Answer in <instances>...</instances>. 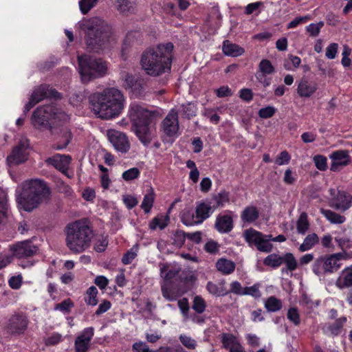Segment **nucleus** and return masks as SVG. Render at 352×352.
I'll list each match as a JSON object with an SVG mask.
<instances>
[{
	"label": "nucleus",
	"mask_w": 352,
	"mask_h": 352,
	"mask_svg": "<svg viewBox=\"0 0 352 352\" xmlns=\"http://www.w3.org/2000/svg\"><path fill=\"white\" fill-rule=\"evenodd\" d=\"M215 228L221 233H228L233 228V221L230 215H218L215 222Z\"/></svg>",
	"instance_id": "20"
},
{
	"label": "nucleus",
	"mask_w": 352,
	"mask_h": 352,
	"mask_svg": "<svg viewBox=\"0 0 352 352\" xmlns=\"http://www.w3.org/2000/svg\"><path fill=\"white\" fill-rule=\"evenodd\" d=\"M10 250L14 256L22 258L33 256L37 251V247L29 241H23L10 246Z\"/></svg>",
	"instance_id": "13"
},
{
	"label": "nucleus",
	"mask_w": 352,
	"mask_h": 352,
	"mask_svg": "<svg viewBox=\"0 0 352 352\" xmlns=\"http://www.w3.org/2000/svg\"><path fill=\"white\" fill-rule=\"evenodd\" d=\"M98 289L95 286L88 288L85 297V301L88 305L96 306L98 303L97 295Z\"/></svg>",
	"instance_id": "41"
},
{
	"label": "nucleus",
	"mask_w": 352,
	"mask_h": 352,
	"mask_svg": "<svg viewBox=\"0 0 352 352\" xmlns=\"http://www.w3.org/2000/svg\"><path fill=\"white\" fill-rule=\"evenodd\" d=\"M243 295H250L255 298H259L261 294L259 291L258 285H254L251 287H244Z\"/></svg>",
	"instance_id": "57"
},
{
	"label": "nucleus",
	"mask_w": 352,
	"mask_h": 352,
	"mask_svg": "<svg viewBox=\"0 0 352 352\" xmlns=\"http://www.w3.org/2000/svg\"><path fill=\"white\" fill-rule=\"evenodd\" d=\"M178 307L182 314V315L187 318L189 311V303L188 300L186 298H183L178 300L177 302Z\"/></svg>",
	"instance_id": "59"
},
{
	"label": "nucleus",
	"mask_w": 352,
	"mask_h": 352,
	"mask_svg": "<svg viewBox=\"0 0 352 352\" xmlns=\"http://www.w3.org/2000/svg\"><path fill=\"white\" fill-rule=\"evenodd\" d=\"M351 200L349 195L344 192H339L336 199L333 203V206L338 210H346L351 207Z\"/></svg>",
	"instance_id": "28"
},
{
	"label": "nucleus",
	"mask_w": 352,
	"mask_h": 352,
	"mask_svg": "<svg viewBox=\"0 0 352 352\" xmlns=\"http://www.w3.org/2000/svg\"><path fill=\"white\" fill-rule=\"evenodd\" d=\"M323 25L324 23L320 21L317 23L309 24L308 26H307L306 29L311 36L315 37L319 34L320 29Z\"/></svg>",
	"instance_id": "49"
},
{
	"label": "nucleus",
	"mask_w": 352,
	"mask_h": 352,
	"mask_svg": "<svg viewBox=\"0 0 352 352\" xmlns=\"http://www.w3.org/2000/svg\"><path fill=\"white\" fill-rule=\"evenodd\" d=\"M94 236L93 230L85 222L76 221L66 227V245L74 254L88 249Z\"/></svg>",
	"instance_id": "5"
},
{
	"label": "nucleus",
	"mask_w": 352,
	"mask_h": 352,
	"mask_svg": "<svg viewBox=\"0 0 352 352\" xmlns=\"http://www.w3.org/2000/svg\"><path fill=\"white\" fill-rule=\"evenodd\" d=\"M285 264V267L281 270L282 273H287L289 271L293 272L298 267L297 261L292 253H286L283 256V264Z\"/></svg>",
	"instance_id": "29"
},
{
	"label": "nucleus",
	"mask_w": 352,
	"mask_h": 352,
	"mask_svg": "<svg viewBox=\"0 0 352 352\" xmlns=\"http://www.w3.org/2000/svg\"><path fill=\"white\" fill-rule=\"evenodd\" d=\"M318 89L317 83L302 78L298 82L297 93L302 98L311 97Z\"/></svg>",
	"instance_id": "17"
},
{
	"label": "nucleus",
	"mask_w": 352,
	"mask_h": 352,
	"mask_svg": "<svg viewBox=\"0 0 352 352\" xmlns=\"http://www.w3.org/2000/svg\"><path fill=\"white\" fill-rule=\"evenodd\" d=\"M261 74H272L274 72L275 69L272 63L267 59L262 60L258 65Z\"/></svg>",
	"instance_id": "45"
},
{
	"label": "nucleus",
	"mask_w": 352,
	"mask_h": 352,
	"mask_svg": "<svg viewBox=\"0 0 352 352\" xmlns=\"http://www.w3.org/2000/svg\"><path fill=\"white\" fill-rule=\"evenodd\" d=\"M315 166L320 170H325L327 168V158L321 155H316L314 157Z\"/></svg>",
	"instance_id": "51"
},
{
	"label": "nucleus",
	"mask_w": 352,
	"mask_h": 352,
	"mask_svg": "<svg viewBox=\"0 0 352 352\" xmlns=\"http://www.w3.org/2000/svg\"><path fill=\"white\" fill-rule=\"evenodd\" d=\"M168 221L169 218L168 216L164 217L163 215H160L155 217L150 222L149 228L151 230H155L157 228L163 230L167 226Z\"/></svg>",
	"instance_id": "36"
},
{
	"label": "nucleus",
	"mask_w": 352,
	"mask_h": 352,
	"mask_svg": "<svg viewBox=\"0 0 352 352\" xmlns=\"http://www.w3.org/2000/svg\"><path fill=\"white\" fill-rule=\"evenodd\" d=\"M207 290L211 294L216 295V296H223L227 292L224 293L223 292V289L221 287H219L217 284L213 283L212 282H208L206 286Z\"/></svg>",
	"instance_id": "55"
},
{
	"label": "nucleus",
	"mask_w": 352,
	"mask_h": 352,
	"mask_svg": "<svg viewBox=\"0 0 352 352\" xmlns=\"http://www.w3.org/2000/svg\"><path fill=\"white\" fill-rule=\"evenodd\" d=\"M214 210L212 202H201L197 204L195 210L197 223H201L210 217V213Z\"/></svg>",
	"instance_id": "19"
},
{
	"label": "nucleus",
	"mask_w": 352,
	"mask_h": 352,
	"mask_svg": "<svg viewBox=\"0 0 352 352\" xmlns=\"http://www.w3.org/2000/svg\"><path fill=\"white\" fill-rule=\"evenodd\" d=\"M259 217V213L255 206L246 207L241 213V217L245 223H252Z\"/></svg>",
	"instance_id": "30"
},
{
	"label": "nucleus",
	"mask_w": 352,
	"mask_h": 352,
	"mask_svg": "<svg viewBox=\"0 0 352 352\" xmlns=\"http://www.w3.org/2000/svg\"><path fill=\"white\" fill-rule=\"evenodd\" d=\"M78 61L81 79L85 83L102 78L107 73V63L102 58L82 55L78 57Z\"/></svg>",
	"instance_id": "8"
},
{
	"label": "nucleus",
	"mask_w": 352,
	"mask_h": 352,
	"mask_svg": "<svg viewBox=\"0 0 352 352\" xmlns=\"http://www.w3.org/2000/svg\"><path fill=\"white\" fill-rule=\"evenodd\" d=\"M140 175V170L137 168H132L122 173V178L125 181H130L134 179Z\"/></svg>",
	"instance_id": "54"
},
{
	"label": "nucleus",
	"mask_w": 352,
	"mask_h": 352,
	"mask_svg": "<svg viewBox=\"0 0 352 352\" xmlns=\"http://www.w3.org/2000/svg\"><path fill=\"white\" fill-rule=\"evenodd\" d=\"M265 307L268 311L275 312L282 308V302L274 296H270L266 300Z\"/></svg>",
	"instance_id": "39"
},
{
	"label": "nucleus",
	"mask_w": 352,
	"mask_h": 352,
	"mask_svg": "<svg viewBox=\"0 0 352 352\" xmlns=\"http://www.w3.org/2000/svg\"><path fill=\"white\" fill-rule=\"evenodd\" d=\"M107 135L109 140L116 151L122 153H126L129 151L130 143L124 133L116 130H109Z\"/></svg>",
	"instance_id": "11"
},
{
	"label": "nucleus",
	"mask_w": 352,
	"mask_h": 352,
	"mask_svg": "<svg viewBox=\"0 0 352 352\" xmlns=\"http://www.w3.org/2000/svg\"><path fill=\"white\" fill-rule=\"evenodd\" d=\"M128 116L132 122L133 130L144 146H148L153 139L151 126V113L142 105L133 102L130 104Z\"/></svg>",
	"instance_id": "6"
},
{
	"label": "nucleus",
	"mask_w": 352,
	"mask_h": 352,
	"mask_svg": "<svg viewBox=\"0 0 352 352\" xmlns=\"http://www.w3.org/2000/svg\"><path fill=\"white\" fill-rule=\"evenodd\" d=\"M115 8L122 14L128 15L135 11V6L129 0H115Z\"/></svg>",
	"instance_id": "26"
},
{
	"label": "nucleus",
	"mask_w": 352,
	"mask_h": 352,
	"mask_svg": "<svg viewBox=\"0 0 352 352\" xmlns=\"http://www.w3.org/2000/svg\"><path fill=\"white\" fill-rule=\"evenodd\" d=\"M111 307V303L109 300H104L98 306V309L96 311L95 314L100 316L107 311Z\"/></svg>",
	"instance_id": "63"
},
{
	"label": "nucleus",
	"mask_w": 352,
	"mask_h": 352,
	"mask_svg": "<svg viewBox=\"0 0 352 352\" xmlns=\"http://www.w3.org/2000/svg\"><path fill=\"white\" fill-rule=\"evenodd\" d=\"M338 47V45L337 43H333L330 44L326 50L325 56L329 59H333L336 56Z\"/></svg>",
	"instance_id": "64"
},
{
	"label": "nucleus",
	"mask_w": 352,
	"mask_h": 352,
	"mask_svg": "<svg viewBox=\"0 0 352 352\" xmlns=\"http://www.w3.org/2000/svg\"><path fill=\"white\" fill-rule=\"evenodd\" d=\"M275 113V109L273 107H266L265 108H262L258 111V116L261 118H270L274 116Z\"/></svg>",
	"instance_id": "62"
},
{
	"label": "nucleus",
	"mask_w": 352,
	"mask_h": 352,
	"mask_svg": "<svg viewBox=\"0 0 352 352\" xmlns=\"http://www.w3.org/2000/svg\"><path fill=\"white\" fill-rule=\"evenodd\" d=\"M28 320L27 318L19 314L12 315L8 320L7 329L12 334L23 333L27 329Z\"/></svg>",
	"instance_id": "14"
},
{
	"label": "nucleus",
	"mask_w": 352,
	"mask_h": 352,
	"mask_svg": "<svg viewBox=\"0 0 352 352\" xmlns=\"http://www.w3.org/2000/svg\"><path fill=\"white\" fill-rule=\"evenodd\" d=\"M79 27L86 35V44L90 51L98 52L109 47L111 36V27L102 19H84Z\"/></svg>",
	"instance_id": "4"
},
{
	"label": "nucleus",
	"mask_w": 352,
	"mask_h": 352,
	"mask_svg": "<svg viewBox=\"0 0 352 352\" xmlns=\"http://www.w3.org/2000/svg\"><path fill=\"white\" fill-rule=\"evenodd\" d=\"M89 102L91 111L98 118L109 120L118 117L123 111L125 98L120 89L109 87L91 94Z\"/></svg>",
	"instance_id": "1"
},
{
	"label": "nucleus",
	"mask_w": 352,
	"mask_h": 352,
	"mask_svg": "<svg viewBox=\"0 0 352 352\" xmlns=\"http://www.w3.org/2000/svg\"><path fill=\"white\" fill-rule=\"evenodd\" d=\"M291 156L289 153L286 151H283L280 152V153L277 156L275 160V163L278 166H282L289 164Z\"/></svg>",
	"instance_id": "53"
},
{
	"label": "nucleus",
	"mask_w": 352,
	"mask_h": 352,
	"mask_svg": "<svg viewBox=\"0 0 352 352\" xmlns=\"http://www.w3.org/2000/svg\"><path fill=\"white\" fill-rule=\"evenodd\" d=\"M336 284L340 289L352 287V265L342 270Z\"/></svg>",
	"instance_id": "23"
},
{
	"label": "nucleus",
	"mask_w": 352,
	"mask_h": 352,
	"mask_svg": "<svg viewBox=\"0 0 352 352\" xmlns=\"http://www.w3.org/2000/svg\"><path fill=\"white\" fill-rule=\"evenodd\" d=\"M7 210V194L0 188V224L3 223L6 218Z\"/></svg>",
	"instance_id": "40"
},
{
	"label": "nucleus",
	"mask_w": 352,
	"mask_h": 352,
	"mask_svg": "<svg viewBox=\"0 0 352 352\" xmlns=\"http://www.w3.org/2000/svg\"><path fill=\"white\" fill-rule=\"evenodd\" d=\"M263 263L266 266L277 268L283 264V256L277 254H271L265 258Z\"/></svg>",
	"instance_id": "33"
},
{
	"label": "nucleus",
	"mask_w": 352,
	"mask_h": 352,
	"mask_svg": "<svg viewBox=\"0 0 352 352\" xmlns=\"http://www.w3.org/2000/svg\"><path fill=\"white\" fill-rule=\"evenodd\" d=\"M309 223L306 212H302L297 221V230L299 233L304 234L309 229Z\"/></svg>",
	"instance_id": "42"
},
{
	"label": "nucleus",
	"mask_w": 352,
	"mask_h": 352,
	"mask_svg": "<svg viewBox=\"0 0 352 352\" xmlns=\"http://www.w3.org/2000/svg\"><path fill=\"white\" fill-rule=\"evenodd\" d=\"M94 336V328L87 327L83 330L75 340L76 352H87Z\"/></svg>",
	"instance_id": "16"
},
{
	"label": "nucleus",
	"mask_w": 352,
	"mask_h": 352,
	"mask_svg": "<svg viewBox=\"0 0 352 352\" xmlns=\"http://www.w3.org/2000/svg\"><path fill=\"white\" fill-rule=\"evenodd\" d=\"M181 219L182 223L187 226L199 223H197V220H195L194 214L190 211L184 212L182 214Z\"/></svg>",
	"instance_id": "48"
},
{
	"label": "nucleus",
	"mask_w": 352,
	"mask_h": 352,
	"mask_svg": "<svg viewBox=\"0 0 352 352\" xmlns=\"http://www.w3.org/2000/svg\"><path fill=\"white\" fill-rule=\"evenodd\" d=\"M124 87L129 90L133 96L140 98L144 94V87L141 80L136 79L133 75L124 73L122 76Z\"/></svg>",
	"instance_id": "12"
},
{
	"label": "nucleus",
	"mask_w": 352,
	"mask_h": 352,
	"mask_svg": "<svg viewBox=\"0 0 352 352\" xmlns=\"http://www.w3.org/2000/svg\"><path fill=\"white\" fill-rule=\"evenodd\" d=\"M160 276L165 280H169L175 278L179 272V270L170 269L166 263H160Z\"/></svg>",
	"instance_id": "34"
},
{
	"label": "nucleus",
	"mask_w": 352,
	"mask_h": 352,
	"mask_svg": "<svg viewBox=\"0 0 352 352\" xmlns=\"http://www.w3.org/2000/svg\"><path fill=\"white\" fill-rule=\"evenodd\" d=\"M179 340L182 344L188 349H195L197 346L196 341L186 335H181Z\"/></svg>",
	"instance_id": "56"
},
{
	"label": "nucleus",
	"mask_w": 352,
	"mask_h": 352,
	"mask_svg": "<svg viewBox=\"0 0 352 352\" xmlns=\"http://www.w3.org/2000/svg\"><path fill=\"white\" fill-rule=\"evenodd\" d=\"M206 307V304L203 298L199 296H196L192 302V309L197 314H202L204 312Z\"/></svg>",
	"instance_id": "43"
},
{
	"label": "nucleus",
	"mask_w": 352,
	"mask_h": 352,
	"mask_svg": "<svg viewBox=\"0 0 352 352\" xmlns=\"http://www.w3.org/2000/svg\"><path fill=\"white\" fill-rule=\"evenodd\" d=\"M173 50L171 43L147 49L142 53L140 59L142 69L151 76H158L170 71Z\"/></svg>",
	"instance_id": "3"
},
{
	"label": "nucleus",
	"mask_w": 352,
	"mask_h": 352,
	"mask_svg": "<svg viewBox=\"0 0 352 352\" xmlns=\"http://www.w3.org/2000/svg\"><path fill=\"white\" fill-rule=\"evenodd\" d=\"M287 318L295 325H298L300 322V316L296 308H290L287 311Z\"/></svg>",
	"instance_id": "52"
},
{
	"label": "nucleus",
	"mask_w": 352,
	"mask_h": 352,
	"mask_svg": "<svg viewBox=\"0 0 352 352\" xmlns=\"http://www.w3.org/2000/svg\"><path fill=\"white\" fill-rule=\"evenodd\" d=\"M322 214L332 223H342L345 217L330 210L321 209Z\"/></svg>",
	"instance_id": "37"
},
{
	"label": "nucleus",
	"mask_w": 352,
	"mask_h": 352,
	"mask_svg": "<svg viewBox=\"0 0 352 352\" xmlns=\"http://www.w3.org/2000/svg\"><path fill=\"white\" fill-rule=\"evenodd\" d=\"M98 0H80L79 1V7L81 12L86 14L89 11L94 8Z\"/></svg>",
	"instance_id": "46"
},
{
	"label": "nucleus",
	"mask_w": 352,
	"mask_h": 352,
	"mask_svg": "<svg viewBox=\"0 0 352 352\" xmlns=\"http://www.w3.org/2000/svg\"><path fill=\"white\" fill-rule=\"evenodd\" d=\"M220 245L215 241H208L204 246V250L210 254H217L219 252Z\"/></svg>",
	"instance_id": "50"
},
{
	"label": "nucleus",
	"mask_w": 352,
	"mask_h": 352,
	"mask_svg": "<svg viewBox=\"0 0 352 352\" xmlns=\"http://www.w3.org/2000/svg\"><path fill=\"white\" fill-rule=\"evenodd\" d=\"M243 236L249 244H254L258 250V247L262 245L263 234L252 228L245 230L243 232Z\"/></svg>",
	"instance_id": "24"
},
{
	"label": "nucleus",
	"mask_w": 352,
	"mask_h": 352,
	"mask_svg": "<svg viewBox=\"0 0 352 352\" xmlns=\"http://www.w3.org/2000/svg\"><path fill=\"white\" fill-rule=\"evenodd\" d=\"M329 157L332 161L330 168L332 171H339L342 167L346 166L350 162V156L346 150L334 151Z\"/></svg>",
	"instance_id": "15"
},
{
	"label": "nucleus",
	"mask_w": 352,
	"mask_h": 352,
	"mask_svg": "<svg viewBox=\"0 0 352 352\" xmlns=\"http://www.w3.org/2000/svg\"><path fill=\"white\" fill-rule=\"evenodd\" d=\"M29 148V140L26 137H21L6 158L8 165L13 166L25 162L28 160Z\"/></svg>",
	"instance_id": "10"
},
{
	"label": "nucleus",
	"mask_w": 352,
	"mask_h": 352,
	"mask_svg": "<svg viewBox=\"0 0 352 352\" xmlns=\"http://www.w3.org/2000/svg\"><path fill=\"white\" fill-rule=\"evenodd\" d=\"M183 112L188 119L193 117L196 114V107L194 104L188 103L183 105Z\"/></svg>",
	"instance_id": "61"
},
{
	"label": "nucleus",
	"mask_w": 352,
	"mask_h": 352,
	"mask_svg": "<svg viewBox=\"0 0 352 352\" xmlns=\"http://www.w3.org/2000/svg\"><path fill=\"white\" fill-rule=\"evenodd\" d=\"M215 267L220 273L223 275H229L232 274L236 267L234 262L225 258H221L217 260Z\"/></svg>",
	"instance_id": "25"
},
{
	"label": "nucleus",
	"mask_w": 352,
	"mask_h": 352,
	"mask_svg": "<svg viewBox=\"0 0 352 352\" xmlns=\"http://www.w3.org/2000/svg\"><path fill=\"white\" fill-rule=\"evenodd\" d=\"M133 352H152L153 350L149 348L146 342H137L132 345Z\"/></svg>",
	"instance_id": "58"
},
{
	"label": "nucleus",
	"mask_w": 352,
	"mask_h": 352,
	"mask_svg": "<svg viewBox=\"0 0 352 352\" xmlns=\"http://www.w3.org/2000/svg\"><path fill=\"white\" fill-rule=\"evenodd\" d=\"M51 191L46 184L41 180H32L27 186H23L17 201L26 211H32L41 203L50 199Z\"/></svg>",
	"instance_id": "7"
},
{
	"label": "nucleus",
	"mask_w": 352,
	"mask_h": 352,
	"mask_svg": "<svg viewBox=\"0 0 352 352\" xmlns=\"http://www.w3.org/2000/svg\"><path fill=\"white\" fill-rule=\"evenodd\" d=\"M163 129L168 136L175 135L179 129L177 113L171 112L168 113L163 121Z\"/></svg>",
	"instance_id": "18"
},
{
	"label": "nucleus",
	"mask_w": 352,
	"mask_h": 352,
	"mask_svg": "<svg viewBox=\"0 0 352 352\" xmlns=\"http://www.w3.org/2000/svg\"><path fill=\"white\" fill-rule=\"evenodd\" d=\"M221 340L223 346L228 350L239 343L236 337L232 333H222Z\"/></svg>",
	"instance_id": "35"
},
{
	"label": "nucleus",
	"mask_w": 352,
	"mask_h": 352,
	"mask_svg": "<svg viewBox=\"0 0 352 352\" xmlns=\"http://www.w3.org/2000/svg\"><path fill=\"white\" fill-rule=\"evenodd\" d=\"M186 237V233L182 230L176 231L174 235V244L178 247H181L184 244Z\"/></svg>",
	"instance_id": "60"
},
{
	"label": "nucleus",
	"mask_w": 352,
	"mask_h": 352,
	"mask_svg": "<svg viewBox=\"0 0 352 352\" xmlns=\"http://www.w3.org/2000/svg\"><path fill=\"white\" fill-rule=\"evenodd\" d=\"M344 256L342 253L318 258L313 264V272L317 276H322L336 272L340 267V261Z\"/></svg>",
	"instance_id": "9"
},
{
	"label": "nucleus",
	"mask_w": 352,
	"mask_h": 352,
	"mask_svg": "<svg viewBox=\"0 0 352 352\" xmlns=\"http://www.w3.org/2000/svg\"><path fill=\"white\" fill-rule=\"evenodd\" d=\"M54 93L56 94L57 92L50 89L49 86L43 85L34 90L30 98L37 104L45 98L51 96H55Z\"/></svg>",
	"instance_id": "22"
},
{
	"label": "nucleus",
	"mask_w": 352,
	"mask_h": 352,
	"mask_svg": "<svg viewBox=\"0 0 352 352\" xmlns=\"http://www.w3.org/2000/svg\"><path fill=\"white\" fill-rule=\"evenodd\" d=\"M212 200L214 201V203L212 204L214 210L223 207L226 203L229 201V193L225 190H222L219 193L213 195Z\"/></svg>",
	"instance_id": "32"
},
{
	"label": "nucleus",
	"mask_w": 352,
	"mask_h": 352,
	"mask_svg": "<svg viewBox=\"0 0 352 352\" xmlns=\"http://www.w3.org/2000/svg\"><path fill=\"white\" fill-rule=\"evenodd\" d=\"M71 157L69 155H56L53 157L47 159V162L54 166L57 170L64 173L67 170L70 163Z\"/></svg>",
	"instance_id": "21"
},
{
	"label": "nucleus",
	"mask_w": 352,
	"mask_h": 352,
	"mask_svg": "<svg viewBox=\"0 0 352 352\" xmlns=\"http://www.w3.org/2000/svg\"><path fill=\"white\" fill-rule=\"evenodd\" d=\"M138 250V245H133L126 254H124L122 258V262L124 265L130 264L133 260L137 256Z\"/></svg>",
	"instance_id": "44"
},
{
	"label": "nucleus",
	"mask_w": 352,
	"mask_h": 352,
	"mask_svg": "<svg viewBox=\"0 0 352 352\" xmlns=\"http://www.w3.org/2000/svg\"><path fill=\"white\" fill-rule=\"evenodd\" d=\"M262 245L258 247V250L264 252H270L272 250V245L270 243V241H272L274 238L270 234L263 235V234Z\"/></svg>",
	"instance_id": "47"
},
{
	"label": "nucleus",
	"mask_w": 352,
	"mask_h": 352,
	"mask_svg": "<svg viewBox=\"0 0 352 352\" xmlns=\"http://www.w3.org/2000/svg\"><path fill=\"white\" fill-rule=\"evenodd\" d=\"M155 199V193L153 189L151 187L148 192L144 195L143 201L141 204V208L144 210L145 213H148L153 207Z\"/></svg>",
	"instance_id": "31"
},
{
	"label": "nucleus",
	"mask_w": 352,
	"mask_h": 352,
	"mask_svg": "<svg viewBox=\"0 0 352 352\" xmlns=\"http://www.w3.org/2000/svg\"><path fill=\"white\" fill-rule=\"evenodd\" d=\"M222 50L226 55L233 57L241 56L244 53L242 47L228 40L223 43Z\"/></svg>",
	"instance_id": "27"
},
{
	"label": "nucleus",
	"mask_w": 352,
	"mask_h": 352,
	"mask_svg": "<svg viewBox=\"0 0 352 352\" xmlns=\"http://www.w3.org/2000/svg\"><path fill=\"white\" fill-rule=\"evenodd\" d=\"M318 242V237L316 234L312 233L306 236L303 243L300 245L299 250L305 252L311 249L316 243Z\"/></svg>",
	"instance_id": "38"
},
{
	"label": "nucleus",
	"mask_w": 352,
	"mask_h": 352,
	"mask_svg": "<svg viewBox=\"0 0 352 352\" xmlns=\"http://www.w3.org/2000/svg\"><path fill=\"white\" fill-rule=\"evenodd\" d=\"M67 116L54 105H45L36 109L31 118L33 126L38 130H48L51 135L60 134L63 144H58L56 149L65 148L72 140V134L67 127H56L52 120H66Z\"/></svg>",
	"instance_id": "2"
}]
</instances>
